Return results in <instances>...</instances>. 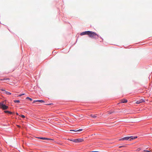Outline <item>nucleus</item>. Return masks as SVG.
Masks as SVG:
<instances>
[{"label": "nucleus", "instance_id": "2", "mask_svg": "<svg viewBox=\"0 0 152 152\" xmlns=\"http://www.w3.org/2000/svg\"><path fill=\"white\" fill-rule=\"evenodd\" d=\"M137 138V137H133V136H130V137H124L123 138H121L119 140H127L129 139V140L131 141L132 140L134 139H135Z\"/></svg>", "mask_w": 152, "mask_h": 152}, {"label": "nucleus", "instance_id": "10", "mask_svg": "<svg viewBox=\"0 0 152 152\" xmlns=\"http://www.w3.org/2000/svg\"><path fill=\"white\" fill-rule=\"evenodd\" d=\"M90 116L94 118H95L97 117L96 115H95L91 114V115H90Z\"/></svg>", "mask_w": 152, "mask_h": 152}, {"label": "nucleus", "instance_id": "21", "mask_svg": "<svg viewBox=\"0 0 152 152\" xmlns=\"http://www.w3.org/2000/svg\"><path fill=\"white\" fill-rule=\"evenodd\" d=\"M144 152H152V151H147V150H144Z\"/></svg>", "mask_w": 152, "mask_h": 152}, {"label": "nucleus", "instance_id": "27", "mask_svg": "<svg viewBox=\"0 0 152 152\" xmlns=\"http://www.w3.org/2000/svg\"><path fill=\"white\" fill-rule=\"evenodd\" d=\"M1 90L2 91H4L5 92V91L3 89H1Z\"/></svg>", "mask_w": 152, "mask_h": 152}, {"label": "nucleus", "instance_id": "30", "mask_svg": "<svg viewBox=\"0 0 152 152\" xmlns=\"http://www.w3.org/2000/svg\"><path fill=\"white\" fill-rule=\"evenodd\" d=\"M16 115H18V113H16Z\"/></svg>", "mask_w": 152, "mask_h": 152}, {"label": "nucleus", "instance_id": "13", "mask_svg": "<svg viewBox=\"0 0 152 152\" xmlns=\"http://www.w3.org/2000/svg\"><path fill=\"white\" fill-rule=\"evenodd\" d=\"M69 140L71 141H72V142H75V139H69Z\"/></svg>", "mask_w": 152, "mask_h": 152}, {"label": "nucleus", "instance_id": "7", "mask_svg": "<svg viewBox=\"0 0 152 152\" xmlns=\"http://www.w3.org/2000/svg\"><path fill=\"white\" fill-rule=\"evenodd\" d=\"M122 103H125L127 102V100L125 99H122L121 100Z\"/></svg>", "mask_w": 152, "mask_h": 152}, {"label": "nucleus", "instance_id": "6", "mask_svg": "<svg viewBox=\"0 0 152 152\" xmlns=\"http://www.w3.org/2000/svg\"><path fill=\"white\" fill-rule=\"evenodd\" d=\"M144 102H145V101L144 100H143L142 99H141L136 101V103L137 104H139Z\"/></svg>", "mask_w": 152, "mask_h": 152}, {"label": "nucleus", "instance_id": "8", "mask_svg": "<svg viewBox=\"0 0 152 152\" xmlns=\"http://www.w3.org/2000/svg\"><path fill=\"white\" fill-rule=\"evenodd\" d=\"M38 138L40 139H42V140H50V139H48L47 138H46L45 137H37Z\"/></svg>", "mask_w": 152, "mask_h": 152}, {"label": "nucleus", "instance_id": "16", "mask_svg": "<svg viewBox=\"0 0 152 152\" xmlns=\"http://www.w3.org/2000/svg\"><path fill=\"white\" fill-rule=\"evenodd\" d=\"M14 102H17V103H19L20 102V101L19 100H14Z\"/></svg>", "mask_w": 152, "mask_h": 152}, {"label": "nucleus", "instance_id": "5", "mask_svg": "<svg viewBox=\"0 0 152 152\" xmlns=\"http://www.w3.org/2000/svg\"><path fill=\"white\" fill-rule=\"evenodd\" d=\"M89 31H87L82 32L80 34V35L81 36H82L84 35H88Z\"/></svg>", "mask_w": 152, "mask_h": 152}, {"label": "nucleus", "instance_id": "26", "mask_svg": "<svg viewBox=\"0 0 152 152\" xmlns=\"http://www.w3.org/2000/svg\"><path fill=\"white\" fill-rule=\"evenodd\" d=\"M91 152H98L97 151H91Z\"/></svg>", "mask_w": 152, "mask_h": 152}, {"label": "nucleus", "instance_id": "20", "mask_svg": "<svg viewBox=\"0 0 152 152\" xmlns=\"http://www.w3.org/2000/svg\"><path fill=\"white\" fill-rule=\"evenodd\" d=\"M24 94H21L20 95H19V96H22V95H24Z\"/></svg>", "mask_w": 152, "mask_h": 152}, {"label": "nucleus", "instance_id": "3", "mask_svg": "<svg viewBox=\"0 0 152 152\" xmlns=\"http://www.w3.org/2000/svg\"><path fill=\"white\" fill-rule=\"evenodd\" d=\"M3 103H0V108L4 110H5L7 109L8 108V107L4 104V102Z\"/></svg>", "mask_w": 152, "mask_h": 152}, {"label": "nucleus", "instance_id": "14", "mask_svg": "<svg viewBox=\"0 0 152 152\" xmlns=\"http://www.w3.org/2000/svg\"><path fill=\"white\" fill-rule=\"evenodd\" d=\"M4 93H5L7 94H8V95H11V93H10L9 92H8V91H5Z\"/></svg>", "mask_w": 152, "mask_h": 152}, {"label": "nucleus", "instance_id": "29", "mask_svg": "<svg viewBox=\"0 0 152 152\" xmlns=\"http://www.w3.org/2000/svg\"><path fill=\"white\" fill-rule=\"evenodd\" d=\"M17 126L18 127H20V126L19 125H17Z\"/></svg>", "mask_w": 152, "mask_h": 152}, {"label": "nucleus", "instance_id": "25", "mask_svg": "<svg viewBox=\"0 0 152 152\" xmlns=\"http://www.w3.org/2000/svg\"><path fill=\"white\" fill-rule=\"evenodd\" d=\"M36 102V100H34V101H33V103H35V102Z\"/></svg>", "mask_w": 152, "mask_h": 152}, {"label": "nucleus", "instance_id": "11", "mask_svg": "<svg viewBox=\"0 0 152 152\" xmlns=\"http://www.w3.org/2000/svg\"><path fill=\"white\" fill-rule=\"evenodd\" d=\"M4 112L5 113H9L10 114H12V112H11L5 110V111H4Z\"/></svg>", "mask_w": 152, "mask_h": 152}, {"label": "nucleus", "instance_id": "1", "mask_svg": "<svg viewBox=\"0 0 152 152\" xmlns=\"http://www.w3.org/2000/svg\"><path fill=\"white\" fill-rule=\"evenodd\" d=\"M88 36L89 37L93 38L95 39H98L99 37V35L96 33L92 31H89Z\"/></svg>", "mask_w": 152, "mask_h": 152}, {"label": "nucleus", "instance_id": "22", "mask_svg": "<svg viewBox=\"0 0 152 152\" xmlns=\"http://www.w3.org/2000/svg\"><path fill=\"white\" fill-rule=\"evenodd\" d=\"M21 117H22V118H24L25 117V116L24 115H21Z\"/></svg>", "mask_w": 152, "mask_h": 152}, {"label": "nucleus", "instance_id": "9", "mask_svg": "<svg viewBox=\"0 0 152 152\" xmlns=\"http://www.w3.org/2000/svg\"><path fill=\"white\" fill-rule=\"evenodd\" d=\"M83 130L82 129H78V130H77L76 129L75 130H70V131H74V132H79V131H81Z\"/></svg>", "mask_w": 152, "mask_h": 152}, {"label": "nucleus", "instance_id": "24", "mask_svg": "<svg viewBox=\"0 0 152 152\" xmlns=\"http://www.w3.org/2000/svg\"><path fill=\"white\" fill-rule=\"evenodd\" d=\"M6 80H9L10 79L9 78H7L6 79Z\"/></svg>", "mask_w": 152, "mask_h": 152}, {"label": "nucleus", "instance_id": "23", "mask_svg": "<svg viewBox=\"0 0 152 152\" xmlns=\"http://www.w3.org/2000/svg\"><path fill=\"white\" fill-rule=\"evenodd\" d=\"M6 80V79L5 78H4L3 79H0V80Z\"/></svg>", "mask_w": 152, "mask_h": 152}, {"label": "nucleus", "instance_id": "15", "mask_svg": "<svg viewBox=\"0 0 152 152\" xmlns=\"http://www.w3.org/2000/svg\"><path fill=\"white\" fill-rule=\"evenodd\" d=\"M26 99H28L29 100L31 101H32V99L30 98H29V97H27L26 98Z\"/></svg>", "mask_w": 152, "mask_h": 152}, {"label": "nucleus", "instance_id": "12", "mask_svg": "<svg viewBox=\"0 0 152 152\" xmlns=\"http://www.w3.org/2000/svg\"><path fill=\"white\" fill-rule=\"evenodd\" d=\"M69 140L71 141H72V142H75V139H69Z\"/></svg>", "mask_w": 152, "mask_h": 152}, {"label": "nucleus", "instance_id": "28", "mask_svg": "<svg viewBox=\"0 0 152 152\" xmlns=\"http://www.w3.org/2000/svg\"><path fill=\"white\" fill-rule=\"evenodd\" d=\"M39 100H36V102H39Z\"/></svg>", "mask_w": 152, "mask_h": 152}, {"label": "nucleus", "instance_id": "19", "mask_svg": "<svg viewBox=\"0 0 152 152\" xmlns=\"http://www.w3.org/2000/svg\"><path fill=\"white\" fill-rule=\"evenodd\" d=\"M141 149V148H138L137 150H136V151H140V150Z\"/></svg>", "mask_w": 152, "mask_h": 152}, {"label": "nucleus", "instance_id": "17", "mask_svg": "<svg viewBox=\"0 0 152 152\" xmlns=\"http://www.w3.org/2000/svg\"><path fill=\"white\" fill-rule=\"evenodd\" d=\"M39 102H45L43 100H39Z\"/></svg>", "mask_w": 152, "mask_h": 152}, {"label": "nucleus", "instance_id": "4", "mask_svg": "<svg viewBox=\"0 0 152 152\" xmlns=\"http://www.w3.org/2000/svg\"><path fill=\"white\" fill-rule=\"evenodd\" d=\"M75 143L82 142L84 141V140L81 138H78L75 139Z\"/></svg>", "mask_w": 152, "mask_h": 152}, {"label": "nucleus", "instance_id": "18", "mask_svg": "<svg viewBox=\"0 0 152 152\" xmlns=\"http://www.w3.org/2000/svg\"><path fill=\"white\" fill-rule=\"evenodd\" d=\"M126 146L125 145H122L119 147V148H122V147H126Z\"/></svg>", "mask_w": 152, "mask_h": 152}]
</instances>
